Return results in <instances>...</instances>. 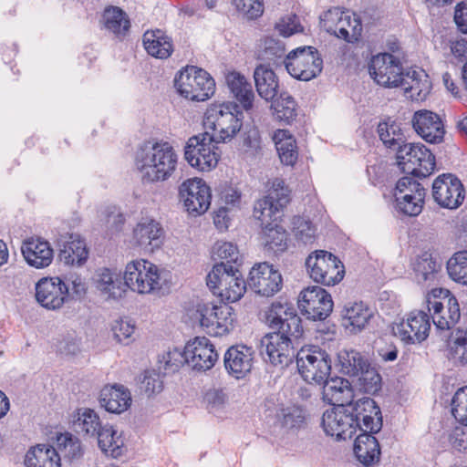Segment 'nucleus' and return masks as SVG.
Segmentation results:
<instances>
[{
  "label": "nucleus",
  "instance_id": "49",
  "mask_svg": "<svg viewBox=\"0 0 467 467\" xmlns=\"http://www.w3.org/2000/svg\"><path fill=\"white\" fill-rule=\"evenodd\" d=\"M426 192H420L416 195L409 196V194L394 193V197L397 202V209L409 216L419 215L425 202Z\"/></svg>",
  "mask_w": 467,
  "mask_h": 467
},
{
  "label": "nucleus",
  "instance_id": "17",
  "mask_svg": "<svg viewBox=\"0 0 467 467\" xmlns=\"http://www.w3.org/2000/svg\"><path fill=\"white\" fill-rule=\"evenodd\" d=\"M295 337L273 332L261 339V355L274 366L287 367L295 358L292 340Z\"/></svg>",
  "mask_w": 467,
  "mask_h": 467
},
{
  "label": "nucleus",
  "instance_id": "4",
  "mask_svg": "<svg viewBox=\"0 0 467 467\" xmlns=\"http://www.w3.org/2000/svg\"><path fill=\"white\" fill-rule=\"evenodd\" d=\"M178 93L192 101H205L215 92V81L202 68L187 66L174 78Z\"/></svg>",
  "mask_w": 467,
  "mask_h": 467
},
{
  "label": "nucleus",
  "instance_id": "56",
  "mask_svg": "<svg viewBox=\"0 0 467 467\" xmlns=\"http://www.w3.org/2000/svg\"><path fill=\"white\" fill-rule=\"evenodd\" d=\"M451 414L467 428V386L460 388L451 399Z\"/></svg>",
  "mask_w": 467,
  "mask_h": 467
},
{
  "label": "nucleus",
  "instance_id": "19",
  "mask_svg": "<svg viewBox=\"0 0 467 467\" xmlns=\"http://www.w3.org/2000/svg\"><path fill=\"white\" fill-rule=\"evenodd\" d=\"M321 424L325 432L337 441L352 438L358 429V423L350 413L348 405L326 410Z\"/></svg>",
  "mask_w": 467,
  "mask_h": 467
},
{
  "label": "nucleus",
  "instance_id": "53",
  "mask_svg": "<svg viewBox=\"0 0 467 467\" xmlns=\"http://www.w3.org/2000/svg\"><path fill=\"white\" fill-rule=\"evenodd\" d=\"M74 424L78 431L90 437H95L103 427L99 415L91 409L79 410Z\"/></svg>",
  "mask_w": 467,
  "mask_h": 467
},
{
  "label": "nucleus",
  "instance_id": "16",
  "mask_svg": "<svg viewBox=\"0 0 467 467\" xmlns=\"http://www.w3.org/2000/svg\"><path fill=\"white\" fill-rule=\"evenodd\" d=\"M179 196L187 213L193 216L203 214L211 205V189L202 179L184 181L179 186Z\"/></svg>",
  "mask_w": 467,
  "mask_h": 467
},
{
  "label": "nucleus",
  "instance_id": "13",
  "mask_svg": "<svg viewBox=\"0 0 467 467\" xmlns=\"http://www.w3.org/2000/svg\"><path fill=\"white\" fill-rule=\"evenodd\" d=\"M368 72L378 85L389 88H399L405 73L400 59L388 52L371 57Z\"/></svg>",
  "mask_w": 467,
  "mask_h": 467
},
{
  "label": "nucleus",
  "instance_id": "54",
  "mask_svg": "<svg viewBox=\"0 0 467 467\" xmlns=\"http://www.w3.org/2000/svg\"><path fill=\"white\" fill-rule=\"evenodd\" d=\"M449 358L456 365H467V331L458 329L455 332Z\"/></svg>",
  "mask_w": 467,
  "mask_h": 467
},
{
  "label": "nucleus",
  "instance_id": "3",
  "mask_svg": "<svg viewBox=\"0 0 467 467\" xmlns=\"http://www.w3.org/2000/svg\"><path fill=\"white\" fill-rule=\"evenodd\" d=\"M208 287L225 303L239 301L246 291L247 282L235 265L215 264L206 277Z\"/></svg>",
  "mask_w": 467,
  "mask_h": 467
},
{
  "label": "nucleus",
  "instance_id": "61",
  "mask_svg": "<svg viewBox=\"0 0 467 467\" xmlns=\"http://www.w3.org/2000/svg\"><path fill=\"white\" fill-rule=\"evenodd\" d=\"M290 191L285 186V182L281 179H275L269 193L266 195L270 200L276 203L277 207L283 209L290 202Z\"/></svg>",
  "mask_w": 467,
  "mask_h": 467
},
{
  "label": "nucleus",
  "instance_id": "62",
  "mask_svg": "<svg viewBox=\"0 0 467 467\" xmlns=\"http://www.w3.org/2000/svg\"><path fill=\"white\" fill-rule=\"evenodd\" d=\"M244 149L247 158H256L262 155V140L257 130H251L245 134Z\"/></svg>",
  "mask_w": 467,
  "mask_h": 467
},
{
  "label": "nucleus",
  "instance_id": "10",
  "mask_svg": "<svg viewBox=\"0 0 467 467\" xmlns=\"http://www.w3.org/2000/svg\"><path fill=\"white\" fill-rule=\"evenodd\" d=\"M398 165L403 172L426 178L436 166L434 154L421 143H405L396 152Z\"/></svg>",
  "mask_w": 467,
  "mask_h": 467
},
{
  "label": "nucleus",
  "instance_id": "9",
  "mask_svg": "<svg viewBox=\"0 0 467 467\" xmlns=\"http://www.w3.org/2000/svg\"><path fill=\"white\" fill-rule=\"evenodd\" d=\"M217 143L208 130L192 136L184 147V158L192 167L201 171H210L220 160L221 152Z\"/></svg>",
  "mask_w": 467,
  "mask_h": 467
},
{
  "label": "nucleus",
  "instance_id": "50",
  "mask_svg": "<svg viewBox=\"0 0 467 467\" xmlns=\"http://www.w3.org/2000/svg\"><path fill=\"white\" fill-rule=\"evenodd\" d=\"M57 451L58 455L68 460L79 459L83 455V450L78 438L71 433H61L57 438Z\"/></svg>",
  "mask_w": 467,
  "mask_h": 467
},
{
  "label": "nucleus",
  "instance_id": "40",
  "mask_svg": "<svg viewBox=\"0 0 467 467\" xmlns=\"http://www.w3.org/2000/svg\"><path fill=\"white\" fill-rule=\"evenodd\" d=\"M162 234L163 229L161 224L149 219L139 223L133 231L137 244L144 249L150 246H158Z\"/></svg>",
  "mask_w": 467,
  "mask_h": 467
},
{
  "label": "nucleus",
  "instance_id": "20",
  "mask_svg": "<svg viewBox=\"0 0 467 467\" xmlns=\"http://www.w3.org/2000/svg\"><path fill=\"white\" fill-rule=\"evenodd\" d=\"M69 296L67 285L58 276L43 277L36 284V301L48 310L60 309Z\"/></svg>",
  "mask_w": 467,
  "mask_h": 467
},
{
  "label": "nucleus",
  "instance_id": "48",
  "mask_svg": "<svg viewBox=\"0 0 467 467\" xmlns=\"http://www.w3.org/2000/svg\"><path fill=\"white\" fill-rule=\"evenodd\" d=\"M280 207L276 206V203L273 200H270L267 196L258 200L254 207V217L258 220L261 223V228L265 226H270L277 223L276 214L281 211Z\"/></svg>",
  "mask_w": 467,
  "mask_h": 467
},
{
  "label": "nucleus",
  "instance_id": "38",
  "mask_svg": "<svg viewBox=\"0 0 467 467\" xmlns=\"http://www.w3.org/2000/svg\"><path fill=\"white\" fill-rule=\"evenodd\" d=\"M102 19L105 28L116 37L124 38L130 28V20L121 8L109 5L104 9Z\"/></svg>",
  "mask_w": 467,
  "mask_h": 467
},
{
  "label": "nucleus",
  "instance_id": "58",
  "mask_svg": "<svg viewBox=\"0 0 467 467\" xmlns=\"http://www.w3.org/2000/svg\"><path fill=\"white\" fill-rule=\"evenodd\" d=\"M232 2L237 11L250 20L258 18L264 12L263 0H232Z\"/></svg>",
  "mask_w": 467,
  "mask_h": 467
},
{
  "label": "nucleus",
  "instance_id": "42",
  "mask_svg": "<svg viewBox=\"0 0 467 467\" xmlns=\"http://www.w3.org/2000/svg\"><path fill=\"white\" fill-rule=\"evenodd\" d=\"M285 56V49L283 42L273 37H265L258 45L256 57L266 67L277 65L278 61Z\"/></svg>",
  "mask_w": 467,
  "mask_h": 467
},
{
  "label": "nucleus",
  "instance_id": "44",
  "mask_svg": "<svg viewBox=\"0 0 467 467\" xmlns=\"http://www.w3.org/2000/svg\"><path fill=\"white\" fill-rule=\"evenodd\" d=\"M274 140L281 161L285 165H294L298 157L294 137L287 130H278L275 133Z\"/></svg>",
  "mask_w": 467,
  "mask_h": 467
},
{
  "label": "nucleus",
  "instance_id": "35",
  "mask_svg": "<svg viewBox=\"0 0 467 467\" xmlns=\"http://www.w3.org/2000/svg\"><path fill=\"white\" fill-rule=\"evenodd\" d=\"M373 314L363 302L348 303L342 311L343 326L352 333L361 331L368 324Z\"/></svg>",
  "mask_w": 467,
  "mask_h": 467
},
{
  "label": "nucleus",
  "instance_id": "21",
  "mask_svg": "<svg viewBox=\"0 0 467 467\" xmlns=\"http://www.w3.org/2000/svg\"><path fill=\"white\" fill-rule=\"evenodd\" d=\"M247 285L255 294L262 296H273L280 291L283 278L279 271L267 263L253 266L247 279Z\"/></svg>",
  "mask_w": 467,
  "mask_h": 467
},
{
  "label": "nucleus",
  "instance_id": "51",
  "mask_svg": "<svg viewBox=\"0 0 467 467\" xmlns=\"http://www.w3.org/2000/svg\"><path fill=\"white\" fill-rule=\"evenodd\" d=\"M98 288L109 297L117 299L122 297L125 293L124 285L108 268L101 269L98 278Z\"/></svg>",
  "mask_w": 467,
  "mask_h": 467
},
{
  "label": "nucleus",
  "instance_id": "22",
  "mask_svg": "<svg viewBox=\"0 0 467 467\" xmlns=\"http://www.w3.org/2000/svg\"><path fill=\"white\" fill-rule=\"evenodd\" d=\"M349 411L362 431L377 433L382 428V415L376 401L368 397L348 404Z\"/></svg>",
  "mask_w": 467,
  "mask_h": 467
},
{
  "label": "nucleus",
  "instance_id": "60",
  "mask_svg": "<svg viewBox=\"0 0 467 467\" xmlns=\"http://www.w3.org/2000/svg\"><path fill=\"white\" fill-rule=\"evenodd\" d=\"M364 390L368 393H375L380 389L381 377L375 368L368 363V368H365L358 376Z\"/></svg>",
  "mask_w": 467,
  "mask_h": 467
},
{
  "label": "nucleus",
  "instance_id": "1",
  "mask_svg": "<svg viewBox=\"0 0 467 467\" xmlns=\"http://www.w3.org/2000/svg\"><path fill=\"white\" fill-rule=\"evenodd\" d=\"M179 156L174 148L163 140L146 141L135 154V166L143 183L168 181L176 171Z\"/></svg>",
  "mask_w": 467,
  "mask_h": 467
},
{
  "label": "nucleus",
  "instance_id": "63",
  "mask_svg": "<svg viewBox=\"0 0 467 467\" xmlns=\"http://www.w3.org/2000/svg\"><path fill=\"white\" fill-rule=\"evenodd\" d=\"M140 389L149 397L160 393L163 389L160 374L155 371H145Z\"/></svg>",
  "mask_w": 467,
  "mask_h": 467
},
{
  "label": "nucleus",
  "instance_id": "52",
  "mask_svg": "<svg viewBox=\"0 0 467 467\" xmlns=\"http://www.w3.org/2000/svg\"><path fill=\"white\" fill-rule=\"evenodd\" d=\"M447 272L453 281L467 285V250L456 252L448 260Z\"/></svg>",
  "mask_w": 467,
  "mask_h": 467
},
{
  "label": "nucleus",
  "instance_id": "43",
  "mask_svg": "<svg viewBox=\"0 0 467 467\" xmlns=\"http://www.w3.org/2000/svg\"><path fill=\"white\" fill-rule=\"evenodd\" d=\"M338 361L342 373L350 377H356L368 368V358L360 352L354 349H344L338 353Z\"/></svg>",
  "mask_w": 467,
  "mask_h": 467
},
{
  "label": "nucleus",
  "instance_id": "36",
  "mask_svg": "<svg viewBox=\"0 0 467 467\" xmlns=\"http://www.w3.org/2000/svg\"><path fill=\"white\" fill-rule=\"evenodd\" d=\"M254 78L256 90L262 99L271 100L276 97L279 84L271 67L259 64L254 71Z\"/></svg>",
  "mask_w": 467,
  "mask_h": 467
},
{
  "label": "nucleus",
  "instance_id": "26",
  "mask_svg": "<svg viewBox=\"0 0 467 467\" xmlns=\"http://www.w3.org/2000/svg\"><path fill=\"white\" fill-rule=\"evenodd\" d=\"M254 351L245 345H234L224 353L223 364L226 371L235 379L244 378L252 369Z\"/></svg>",
  "mask_w": 467,
  "mask_h": 467
},
{
  "label": "nucleus",
  "instance_id": "5",
  "mask_svg": "<svg viewBox=\"0 0 467 467\" xmlns=\"http://www.w3.org/2000/svg\"><path fill=\"white\" fill-rule=\"evenodd\" d=\"M123 278L124 286L141 295L158 293L163 285L158 266L143 259L130 262L125 267Z\"/></svg>",
  "mask_w": 467,
  "mask_h": 467
},
{
  "label": "nucleus",
  "instance_id": "33",
  "mask_svg": "<svg viewBox=\"0 0 467 467\" xmlns=\"http://www.w3.org/2000/svg\"><path fill=\"white\" fill-rule=\"evenodd\" d=\"M146 52L152 57L167 59L173 53L172 39L161 29L147 30L142 36Z\"/></svg>",
  "mask_w": 467,
  "mask_h": 467
},
{
  "label": "nucleus",
  "instance_id": "47",
  "mask_svg": "<svg viewBox=\"0 0 467 467\" xmlns=\"http://www.w3.org/2000/svg\"><path fill=\"white\" fill-rule=\"evenodd\" d=\"M272 108L275 119L285 124L289 125L296 119L297 104L287 92L280 93L279 97L273 101Z\"/></svg>",
  "mask_w": 467,
  "mask_h": 467
},
{
  "label": "nucleus",
  "instance_id": "55",
  "mask_svg": "<svg viewBox=\"0 0 467 467\" xmlns=\"http://www.w3.org/2000/svg\"><path fill=\"white\" fill-rule=\"evenodd\" d=\"M446 313L448 317L432 316V321L437 328L446 330L451 328L461 317L460 306L457 299L451 296L448 299Z\"/></svg>",
  "mask_w": 467,
  "mask_h": 467
},
{
  "label": "nucleus",
  "instance_id": "39",
  "mask_svg": "<svg viewBox=\"0 0 467 467\" xmlns=\"http://www.w3.org/2000/svg\"><path fill=\"white\" fill-rule=\"evenodd\" d=\"M441 265L429 252H424L415 259L413 271L419 284L431 285L438 278Z\"/></svg>",
  "mask_w": 467,
  "mask_h": 467
},
{
  "label": "nucleus",
  "instance_id": "32",
  "mask_svg": "<svg viewBox=\"0 0 467 467\" xmlns=\"http://www.w3.org/2000/svg\"><path fill=\"white\" fill-rule=\"evenodd\" d=\"M99 402L105 410L111 413H122L131 404L130 390L122 385L106 386L100 392Z\"/></svg>",
  "mask_w": 467,
  "mask_h": 467
},
{
  "label": "nucleus",
  "instance_id": "31",
  "mask_svg": "<svg viewBox=\"0 0 467 467\" xmlns=\"http://www.w3.org/2000/svg\"><path fill=\"white\" fill-rule=\"evenodd\" d=\"M373 434L364 431L355 440L354 454L364 467H373L380 461V445Z\"/></svg>",
  "mask_w": 467,
  "mask_h": 467
},
{
  "label": "nucleus",
  "instance_id": "2",
  "mask_svg": "<svg viewBox=\"0 0 467 467\" xmlns=\"http://www.w3.org/2000/svg\"><path fill=\"white\" fill-rule=\"evenodd\" d=\"M244 113L233 101L212 104L206 110L203 125L216 142L231 140L241 130Z\"/></svg>",
  "mask_w": 467,
  "mask_h": 467
},
{
  "label": "nucleus",
  "instance_id": "37",
  "mask_svg": "<svg viewBox=\"0 0 467 467\" xmlns=\"http://www.w3.org/2000/svg\"><path fill=\"white\" fill-rule=\"evenodd\" d=\"M60 456L57 449L48 444H38L26 455V467H61Z\"/></svg>",
  "mask_w": 467,
  "mask_h": 467
},
{
  "label": "nucleus",
  "instance_id": "24",
  "mask_svg": "<svg viewBox=\"0 0 467 467\" xmlns=\"http://www.w3.org/2000/svg\"><path fill=\"white\" fill-rule=\"evenodd\" d=\"M188 365L193 369L209 370L218 360V354L210 339L205 337H195L185 346Z\"/></svg>",
  "mask_w": 467,
  "mask_h": 467
},
{
  "label": "nucleus",
  "instance_id": "11",
  "mask_svg": "<svg viewBox=\"0 0 467 467\" xmlns=\"http://www.w3.org/2000/svg\"><path fill=\"white\" fill-rule=\"evenodd\" d=\"M306 266L310 278L323 285H335L343 279L345 275L342 262L324 250L311 253L306 260Z\"/></svg>",
  "mask_w": 467,
  "mask_h": 467
},
{
  "label": "nucleus",
  "instance_id": "30",
  "mask_svg": "<svg viewBox=\"0 0 467 467\" xmlns=\"http://www.w3.org/2000/svg\"><path fill=\"white\" fill-rule=\"evenodd\" d=\"M323 400L334 407L348 406L352 402L353 389L346 379L336 377L323 383Z\"/></svg>",
  "mask_w": 467,
  "mask_h": 467
},
{
  "label": "nucleus",
  "instance_id": "14",
  "mask_svg": "<svg viewBox=\"0 0 467 467\" xmlns=\"http://www.w3.org/2000/svg\"><path fill=\"white\" fill-rule=\"evenodd\" d=\"M266 323L275 332L299 338L303 334L302 320L294 306L288 302L275 301L265 314Z\"/></svg>",
  "mask_w": 467,
  "mask_h": 467
},
{
  "label": "nucleus",
  "instance_id": "25",
  "mask_svg": "<svg viewBox=\"0 0 467 467\" xmlns=\"http://www.w3.org/2000/svg\"><path fill=\"white\" fill-rule=\"evenodd\" d=\"M431 329L429 315L424 311H412L406 320L401 321L395 328V334L407 343L424 341Z\"/></svg>",
  "mask_w": 467,
  "mask_h": 467
},
{
  "label": "nucleus",
  "instance_id": "29",
  "mask_svg": "<svg viewBox=\"0 0 467 467\" xmlns=\"http://www.w3.org/2000/svg\"><path fill=\"white\" fill-rule=\"evenodd\" d=\"M225 83L232 94L242 107L243 110L249 111L253 109L254 101V92L251 82L244 75L233 70L225 74Z\"/></svg>",
  "mask_w": 467,
  "mask_h": 467
},
{
  "label": "nucleus",
  "instance_id": "6",
  "mask_svg": "<svg viewBox=\"0 0 467 467\" xmlns=\"http://www.w3.org/2000/svg\"><path fill=\"white\" fill-rule=\"evenodd\" d=\"M298 373L308 383L321 385L331 371L330 355L318 346L311 345L301 348L296 353Z\"/></svg>",
  "mask_w": 467,
  "mask_h": 467
},
{
  "label": "nucleus",
  "instance_id": "45",
  "mask_svg": "<svg viewBox=\"0 0 467 467\" xmlns=\"http://www.w3.org/2000/svg\"><path fill=\"white\" fill-rule=\"evenodd\" d=\"M378 133L383 144L387 148L396 150V152L406 143V137L402 129L395 121L379 122Z\"/></svg>",
  "mask_w": 467,
  "mask_h": 467
},
{
  "label": "nucleus",
  "instance_id": "18",
  "mask_svg": "<svg viewBox=\"0 0 467 467\" xmlns=\"http://www.w3.org/2000/svg\"><path fill=\"white\" fill-rule=\"evenodd\" d=\"M331 295L320 286H309L299 296L298 306L309 319L324 320L333 310Z\"/></svg>",
  "mask_w": 467,
  "mask_h": 467
},
{
  "label": "nucleus",
  "instance_id": "7",
  "mask_svg": "<svg viewBox=\"0 0 467 467\" xmlns=\"http://www.w3.org/2000/svg\"><path fill=\"white\" fill-rule=\"evenodd\" d=\"M194 317L206 333L213 337H223L233 331L236 319L234 308L227 303H199Z\"/></svg>",
  "mask_w": 467,
  "mask_h": 467
},
{
  "label": "nucleus",
  "instance_id": "15",
  "mask_svg": "<svg viewBox=\"0 0 467 467\" xmlns=\"http://www.w3.org/2000/svg\"><path fill=\"white\" fill-rule=\"evenodd\" d=\"M434 202L441 208L455 210L465 199V189L461 180L451 173L439 175L432 183Z\"/></svg>",
  "mask_w": 467,
  "mask_h": 467
},
{
  "label": "nucleus",
  "instance_id": "57",
  "mask_svg": "<svg viewBox=\"0 0 467 467\" xmlns=\"http://www.w3.org/2000/svg\"><path fill=\"white\" fill-rule=\"evenodd\" d=\"M161 366L160 368H163L165 373H174L183 366L185 363L188 364V358L185 354V348L183 351L173 348L164 353L160 359Z\"/></svg>",
  "mask_w": 467,
  "mask_h": 467
},
{
  "label": "nucleus",
  "instance_id": "59",
  "mask_svg": "<svg viewBox=\"0 0 467 467\" xmlns=\"http://www.w3.org/2000/svg\"><path fill=\"white\" fill-rule=\"evenodd\" d=\"M294 234L296 238L305 244H312L316 238V228L310 221L296 218L294 221Z\"/></svg>",
  "mask_w": 467,
  "mask_h": 467
},
{
  "label": "nucleus",
  "instance_id": "12",
  "mask_svg": "<svg viewBox=\"0 0 467 467\" xmlns=\"http://www.w3.org/2000/svg\"><path fill=\"white\" fill-rule=\"evenodd\" d=\"M287 72L296 79L309 81L317 78L323 69V59L317 48L302 47L289 52L285 57Z\"/></svg>",
  "mask_w": 467,
  "mask_h": 467
},
{
  "label": "nucleus",
  "instance_id": "64",
  "mask_svg": "<svg viewBox=\"0 0 467 467\" xmlns=\"http://www.w3.org/2000/svg\"><path fill=\"white\" fill-rule=\"evenodd\" d=\"M305 421L303 411L299 408H285L282 410L281 423L287 429L299 428Z\"/></svg>",
  "mask_w": 467,
  "mask_h": 467
},
{
  "label": "nucleus",
  "instance_id": "41",
  "mask_svg": "<svg viewBox=\"0 0 467 467\" xmlns=\"http://www.w3.org/2000/svg\"><path fill=\"white\" fill-rule=\"evenodd\" d=\"M260 238L267 251L278 254L287 249L288 234L279 223L262 228Z\"/></svg>",
  "mask_w": 467,
  "mask_h": 467
},
{
  "label": "nucleus",
  "instance_id": "34",
  "mask_svg": "<svg viewBox=\"0 0 467 467\" xmlns=\"http://www.w3.org/2000/svg\"><path fill=\"white\" fill-rule=\"evenodd\" d=\"M400 87L411 99L424 100L430 93L431 83L423 69H410L404 73Z\"/></svg>",
  "mask_w": 467,
  "mask_h": 467
},
{
  "label": "nucleus",
  "instance_id": "23",
  "mask_svg": "<svg viewBox=\"0 0 467 467\" xmlns=\"http://www.w3.org/2000/svg\"><path fill=\"white\" fill-rule=\"evenodd\" d=\"M411 123L416 133L425 141L431 144L443 141L444 124L437 113L427 109L417 110L413 114Z\"/></svg>",
  "mask_w": 467,
  "mask_h": 467
},
{
  "label": "nucleus",
  "instance_id": "28",
  "mask_svg": "<svg viewBox=\"0 0 467 467\" xmlns=\"http://www.w3.org/2000/svg\"><path fill=\"white\" fill-rule=\"evenodd\" d=\"M60 262L67 265L80 266L88 259V252L86 243L77 234H67L58 241Z\"/></svg>",
  "mask_w": 467,
  "mask_h": 467
},
{
  "label": "nucleus",
  "instance_id": "46",
  "mask_svg": "<svg viewBox=\"0 0 467 467\" xmlns=\"http://www.w3.org/2000/svg\"><path fill=\"white\" fill-rule=\"evenodd\" d=\"M100 450L107 455L117 458L122 454L123 441L112 426L104 425L95 436Z\"/></svg>",
  "mask_w": 467,
  "mask_h": 467
},
{
  "label": "nucleus",
  "instance_id": "27",
  "mask_svg": "<svg viewBox=\"0 0 467 467\" xmlns=\"http://www.w3.org/2000/svg\"><path fill=\"white\" fill-rule=\"evenodd\" d=\"M21 253L26 262L36 269L49 266L54 258V251L47 240L30 237L23 241Z\"/></svg>",
  "mask_w": 467,
  "mask_h": 467
},
{
  "label": "nucleus",
  "instance_id": "8",
  "mask_svg": "<svg viewBox=\"0 0 467 467\" xmlns=\"http://www.w3.org/2000/svg\"><path fill=\"white\" fill-rule=\"evenodd\" d=\"M320 23L327 33L348 43L358 41L363 29L361 19L357 14L337 6L324 12L320 16Z\"/></svg>",
  "mask_w": 467,
  "mask_h": 467
}]
</instances>
